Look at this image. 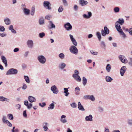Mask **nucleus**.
Segmentation results:
<instances>
[{
	"label": "nucleus",
	"mask_w": 132,
	"mask_h": 132,
	"mask_svg": "<svg viewBox=\"0 0 132 132\" xmlns=\"http://www.w3.org/2000/svg\"><path fill=\"white\" fill-rule=\"evenodd\" d=\"M9 30L11 31L12 33L13 34H16V32L13 28V25H10L8 27Z\"/></svg>",
	"instance_id": "17"
},
{
	"label": "nucleus",
	"mask_w": 132,
	"mask_h": 132,
	"mask_svg": "<svg viewBox=\"0 0 132 132\" xmlns=\"http://www.w3.org/2000/svg\"><path fill=\"white\" fill-rule=\"evenodd\" d=\"M82 84L84 86H85L87 84V79L84 77H82Z\"/></svg>",
	"instance_id": "38"
},
{
	"label": "nucleus",
	"mask_w": 132,
	"mask_h": 132,
	"mask_svg": "<svg viewBox=\"0 0 132 132\" xmlns=\"http://www.w3.org/2000/svg\"><path fill=\"white\" fill-rule=\"evenodd\" d=\"M43 5L45 8L48 10L51 9V4L49 1H44L43 3Z\"/></svg>",
	"instance_id": "6"
},
{
	"label": "nucleus",
	"mask_w": 132,
	"mask_h": 132,
	"mask_svg": "<svg viewBox=\"0 0 132 132\" xmlns=\"http://www.w3.org/2000/svg\"><path fill=\"white\" fill-rule=\"evenodd\" d=\"M39 105L42 107H44L46 105V104L45 102H43L42 104L39 103Z\"/></svg>",
	"instance_id": "55"
},
{
	"label": "nucleus",
	"mask_w": 132,
	"mask_h": 132,
	"mask_svg": "<svg viewBox=\"0 0 132 132\" xmlns=\"http://www.w3.org/2000/svg\"><path fill=\"white\" fill-rule=\"evenodd\" d=\"M72 76L74 79L77 81L80 82L81 81V79L79 75H73Z\"/></svg>",
	"instance_id": "14"
},
{
	"label": "nucleus",
	"mask_w": 132,
	"mask_h": 132,
	"mask_svg": "<svg viewBox=\"0 0 132 132\" xmlns=\"http://www.w3.org/2000/svg\"><path fill=\"white\" fill-rule=\"evenodd\" d=\"M51 89L54 94H57L59 92L58 89L55 85L52 86L51 87Z\"/></svg>",
	"instance_id": "10"
},
{
	"label": "nucleus",
	"mask_w": 132,
	"mask_h": 132,
	"mask_svg": "<svg viewBox=\"0 0 132 132\" xmlns=\"http://www.w3.org/2000/svg\"><path fill=\"white\" fill-rule=\"evenodd\" d=\"M1 59L3 62L5 64V67H7V61L5 57L4 56H2Z\"/></svg>",
	"instance_id": "22"
},
{
	"label": "nucleus",
	"mask_w": 132,
	"mask_h": 132,
	"mask_svg": "<svg viewBox=\"0 0 132 132\" xmlns=\"http://www.w3.org/2000/svg\"><path fill=\"white\" fill-rule=\"evenodd\" d=\"M74 72H75V73L73 74V75L76 74V75H79V72L78 71V70H75L74 71Z\"/></svg>",
	"instance_id": "62"
},
{
	"label": "nucleus",
	"mask_w": 132,
	"mask_h": 132,
	"mask_svg": "<svg viewBox=\"0 0 132 132\" xmlns=\"http://www.w3.org/2000/svg\"><path fill=\"white\" fill-rule=\"evenodd\" d=\"M51 16V15H46L45 16V19L49 20L50 19Z\"/></svg>",
	"instance_id": "59"
},
{
	"label": "nucleus",
	"mask_w": 132,
	"mask_h": 132,
	"mask_svg": "<svg viewBox=\"0 0 132 132\" xmlns=\"http://www.w3.org/2000/svg\"><path fill=\"white\" fill-rule=\"evenodd\" d=\"M90 53L94 55H96L97 54V52H96L95 51L91 50L90 51Z\"/></svg>",
	"instance_id": "56"
},
{
	"label": "nucleus",
	"mask_w": 132,
	"mask_h": 132,
	"mask_svg": "<svg viewBox=\"0 0 132 132\" xmlns=\"http://www.w3.org/2000/svg\"><path fill=\"white\" fill-rule=\"evenodd\" d=\"M79 3L81 6H84L87 5L88 3V2L84 0H80Z\"/></svg>",
	"instance_id": "29"
},
{
	"label": "nucleus",
	"mask_w": 132,
	"mask_h": 132,
	"mask_svg": "<svg viewBox=\"0 0 132 132\" xmlns=\"http://www.w3.org/2000/svg\"><path fill=\"white\" fill-rule=\"evenodd\" d=\"M124 22V20L123 18L119 19L115 23V27L116 29H121L120 25L123 24Z\"/></svg>",
	"instance_id": "1"
},
{
	"label": "nucleus",
	"mask_w": 132,
	"mask_h": 132,
	"mask_svg": "<svg viewBox=\"0 0 132 132\" xmlns=\"http://www.w3.org/2000/svg\"><path fill=\"white\" fill-rule=\"evenodd\" d=\"M93 117L90 114L88 116H86L85 118V120L86 121H93Z\"/></svg>",
	"instance_id": "27"
},
{
	"label": "nucleus",
	"mask_w": 132,
	"mask_h": 132,
	"mask_svg": "<svg viewBox=\"0 0 132 132\" xmlns=\"http://www.w3.org/2000/svg\"><path fill=\"white\" fill-rule=\"evenodd\" d=\"M130 61L129 62V65L131 66H132V58H130Z\"/></svg>",
	"instance_id": "63"
},
{
	"label": "nucleus",
	"mask_w": 132,
	"mask_h": 132,
	"mask_svg": "<svg viewBox=\"0 0 132 132\" xmlns=\"http://www.w3.org/2000/svg\"><path fill=\"white\" fill-rule=\"evenodd\" d=\"M128 32L129 34L131 35H132V28H130L128 30Z\"/></svg>",
	"instance_id": "58"
},
{
	"label": "nucleus",
	"mask_w": 132,
	"mask_h": 132,
	"mask_svg": "<svg viewBox=\"0 0 132 132\" xmlns=\"http://www.w3.org/2000/svg\"><path fill=\"white\" fill-rule=\"evenodd\" d=\"M45 36V34L44 32H42L39 33V37L41 38H43Z\"/></svg>",
	"instance_id": "46"
},
{
	"label": "nucleus",
	"mask_w": 132,
	"mask_h": 132,
	"mask_svg": "<svg viewBox=\"0 0 132 132\" xmlns=\"http://www.w3.org/2000/svg\"><path fill=\"white\" fill-rule=\"evenodd\" d=\"M119 59L122 63H126L128 62V61L126 57L124 55H120L118 56Z\"/></svg>",
	"instance_id": "7"
},
{
	"label": "nucleus",
	"mask_w": 132,
	"mask_h": 132,
	"mask_svg": "<svg viewBox=\"0 0 132 132\" xmlns=\"http://www.w3.org/2000/svg\"><path fill=\"white\" fill-rule=\"evenodd\" d=\"M66 117V116L64 115H62L61 117V119L60 120L63 123H65L67 122V120L65 118Z\"/></svg>",
	"instance_id": "19"
},
{
	"label": "nucleus",
	"mask_w": 132,
	"mask_h": 132,
	"mask_svg": "<svg viewBox=\"0 0 132 132\" xmlns=\"http://www.w3.org/2000/svg\"><path fill=\"white\" fill-rule=\"evenodd\" d=\"M0 100L2 102L6 101L7 102H9L10 99L5 97L3 96H0Z\"/></svg>",
	"instance_id": "26"
},
{
	"label": "nucleus",
	"mask_w": 132,
	"mask_h": 132,
	"mask_svg": "<svg viewBox=\"0 0 132 132\" xmlns=\"http://www.w3.org/2000/svg\"><path fill=\"white\" fill-rule=\"evenodd\" d=\"M70 105L72 108H76L77 106V105L75 103L71 104Z\"/></svg>",
	"instance_id": "50"
},
{
	"label": "nucleus",
	"mask_w": 132,
	"mask_h": 132,
	"mask_svg": "<svg viewBox=\"0 0 132 132\" xmlns=\"http://www.w3.org/2000/svg\"><path fill=\"white\" fill-rule=\"evenodd\" d=\"M24 78L26 82L28 83H29L30 82L29 77L28 76H24Z\"/></svg>",
	"instance_id": "36"
},
{
	"label": "nucleus",
	"mask_w": 132,
	"mask_h": 132,
	"mask_svg": "<svg viewBox=\"0 0 132 132\" xmlns=\"http://www.w3.org/2000/svg\"><path fill=\"white\" fill-rule=\"evenodd\" d=\"M28 99L29 101L31 103H33L36 101L35 98L31 96H29Z\"/></svg>",
	"instance_id": "24"
},
{
	"label": "nucleus",
	"mask_w": 132,
	"mask_h": 132,
	"mask_svg": "<svg viewBox=\"0 0 132 132\" xmlns=\"http://www.w3.org/2000/svg\"><path fill=\"white\" fill-rule=\"evenodd\" d=\"M50 25L51 26V28H55V25L53 24L52 22L51 21H49Z\"/></svg>",
	"instance_id": "52"
},
{
	"label": "nucleus",
	"mask_w": 132,
	"mask_h": 132,
	"mask_svg": "<svg viewBox=\"0 0 132 132\" xmlns=\"http://www.w3.org/2000/svg\"><path fill=\"white\" fill-rule=\"evenodd\" d=\"M127 122L128 125L131 126H132V119H128L127 121Z\"/></svg>",
	"instance_id": "45"
},
{
	"label": "nucleus",
	"mask_w": 132,
	"mask_h": 132,
	"mask_svg": "<svg viewBox=\"0 0 132 132\" xmlns=\"http://www.w3.org/2000/svg\"><path fill=\"white\" fill-rule=\"evenodd\" d=\"M37 59L39 62L41 64H44L46 62V59L45 57L42 55H39L37 57Z\"/></svg>",
	"instance_id": "2"
},
{
	"label": "nucleus",
	"mask_w": 132,
	"mask_h": 132,
	"mask_svg": "<svg viewBox=\"0 0 132 132\" xmlns=\"http://www.w3.org/2000/svg\"><path fill=\"white\" fill-rule=\"evenodd\" d=\"M59 57L61 59H63L64 58L65 55L63 53H61L59 55Z\"/></svg>",
	"instance_id": "44"
},
{
	"label": "nucleus",
	"mask_w": 132,
	"mask_h": 132,
	"mask_svg": "<svg viewBox=\"0 0 132 132\" xmlns=\"http://www.w3.org/2000/svg\"><path fill=\"white\" fill-rule=\"evenodd\" d=\"M55 105L53 103H52L50 104L48 108V110L53 109L54 108Z\"/></svg>",
	"instance_id": "33"
},
{
	"label": "nucleus",
	"mask_w": 132,
	"mask_h": 132,
	"mask_svg": "<svg viewBox=\"0 0 132 132\" xmlns=\"http://www.w3.org/2000/svg\"><path fill=\"white\" fill-rule=\"evenodd\" d=\"M21 107V105L19 104H17L16 105V108L17 109H20Z\"/></svg>",
	"instance_id": "57"
},
{
	"label": "nucleus",
	"mask_w": 132,
	"mask_h": 132,
	"mask_svg": "<svg viewBox=\"0 0 132 132\" xmlns=\"http://www.w3.org/2000/svg\"><path fill=\"white\" fill-rule=\"evenodd\" d=\"M105 79L106 81L107 82H110L113 80V79L112 78L110 77L109 76H106L105 78Z\"/></svg>",
	"instance_id": "31"
},
{
	"label": "nucleus",
	"mask_w": 132,
	"mask_h": 132,
	"mask_svg": "<svg viewBox=\"0 0 132 132\" xmlns=\"http://www.w3.org/2000/svg\"><path fill=\"white\" fill-rule=\"evenodd\" d=\"M22 88L23 90L26 89L27 88V86L26 84L24 83H23L22 86Z\"/></svg>",
	"instance_id": "54"
},
{
	"label": "nucleus",
	"mask_w": 132,
	"mask_h": 132,
	"mask_svg": "<svg viewBox=\"0 0 132 132\" xmlns=\"http://www.w3.org/2000/svg\"><path fill=\"white\" fill-rule=\"evenodd\" d=\"M2 120L3 122L4 123H5V122L8 120L6 119V117L5 115H3L2 116Z\"/></svg>",
	"instance_id": "40"
},
{
	"label": "nucleus",
	"mask_w": 132,
	"mask_h": 132,
	"mask_svg": "<svg viewBox=\"0 0 132 132\" xmlns=\"http://www.w3.org/2000/svg\"><path fill=\"white\" fill-rule=\"evenodd\" d=\"M69 88V87L68 88H64L63 89L64 90V93L65 94V95L66 96H68L70 94L68 92L69 90L68 89Z\"/></svg>",
	"instance_id": "28"
},
{
	"label": "nucleus",
	"mask_w": 132,
	"mask_h": 132,
	"mask_svg": "<svg viewBox=\"0 0 132 132\" xmlns=\"http://www.w3.org/2000/svg\"><path fill=\"white\" fill-rule=\"evenodd\" d=\"M5 31V28L3 26H0V31L3 32Z\"/></svg>",
	"instance_id": "51"
},
{
	"label": "nucleus",
	"mask_w": 132,
	"mask_h": 132,
	"mask_svg": "<svg viewBox=\"0 0 132 132\" xmlns=\"http://www.w3.org/2000/svg\"><path fill=\"white\" fill-rule=\"evenodd\" d=\"M28 47L29 48H32L34 46V43L32 40H28L27 42Z\"/></svg>",
	"instance_id": "8"
},
{
	"label": "nucleus",
	"mask_w": 132,
	"mask_h": 132,
	"mask_svg": "<svg viewBox=\"0 0 132 132\" xmlns=\"http://www.w3.org/2000/svg\"><path fill=\"white\" fill-rule=\"evenodd\" d=\"M39 23L40 25H43L44 23V19L43 18H41L39 19Z\"/></svg>",
	"instance_id": "39"
},
{
	"label": "nucleus",
	"mask_w": 132,
	"mask_h": 132,
	"mask_svg": "<svg viewBox=\"0 0 132 132\" xmlns=\"http://www.w3.org/2000/svg\"><path fill=\"white\" fill-rule=\"evenodd\" d=\"M97 110L100 113H102L104 112V109L103 107L101 106H99L97 108Z\"/></svg>",
	"instance_id": "30"
},
{
	"label": "nucleus",
	"mask_w": 132,
	"mask_h": 132,
	"mask_svg": "<svg viewBox=\"0 0 132 132\" xmlns=\"http://www.w3.org/2000/svg\"><path fill=\"white\" fill-rule=\"evenodd\" d=\"M127 70V68L126 66H122L120 69V73L121 75L123 76Z\"/></svg>",
	"instance_id": "11"
},
{
	"label": "nucleus",
	"mask_w": 132,
	"mask_h": 132,
	"mask_svg": "<svg viewBox=\"0 0 132 132\" xmlns=\"http://www.w3.org/2000/svg\"><path fill=\"white\" fill-rule=\"evenodd\" d=\"M76 46L72 45L69 48V51L72 53L77 55L78 53V50Z\"/></svg>",
	"instance_id": "3"
},
{
	"label": "nucleus",
	"mask_w": 132,
	"mask_h": 132,
	"mask_svg": "<svg viewBox=\"0 0 132 132\" xmlns=\"http://www.w3.org/2000/svg\"><path fill=\"white\" fill-rule=\"evenodd\" d=\"M87 13L88 15L86 14H84L83 15V17L86 19H89L92 16V13L90 12H87Z\"/></svg>",
	"instance_id": "18"
},
{
	"label": "nucleus",
	"mask_w": 132,
	"mask_h": 132,
	"mask_svg": "<svg viewBox=\"0 0 132 132\" xmlns=\"http://www.w3.org/2000/svg\"><path fill=\"white\" fill-rule=\"evenodd\" d=\"M22 11L24 14L26 15H29L30 14V10L27 8H23Z\"/></svg>",
	"instance_id": "15"
},
{
	"label": "nucleus",
	"mask_w": 132,
	"mask_h": 132,
	"mask_svg": "<svg viewBox=\"0 0 132 132\" xmlns=\"http://www.w3.org/2000/svg\"><path fill=\"white\" fill-rule=\"evenodd\" d=\"M18 72V71L16 69L11 68L8 70L6 73V75H16L17 73Z\"/></svg>",
	"instance_id": "4"
},
{
	"label": "nucleus",
	"mask_w": 132,
	"mask_h": 132,
	"mask_svg": "<svg viewBox=\"0 0 132 132\" xmlns=\"http://www.w3.org/2000/svg\"><path fill=\"white\" fill-rule=\"evenodd\" d=\"M117 30L120 33V34L122 36V37L124 38H125L126 37V34L123 32L121 28L119 29H117Z\"/></svg>",
	"instance_id": "20"
},
{
	"label": "nucleus",
	"mask_w": 132,
	"mask_h": 132,
	"mask_svg": "<svg viewBox=\"0 0 132 132\" xmlns=\"http://www.w3.org/2000/svg\"><path fill=\"white\" fill-rule=\"evenodd\" d=\"M101 34L103 36H105L106 35L109 33V30L106 27H105L104 29H102L101 31Z\"/></svg>",
	"instance_id": "5"
},
{
	"label": "nucleus",
	"mask_w": 132,
	"mask_h": 132,
	"mask_svg": "<svg viewBox=\"0 0 132 132\" xmlns=\"http://www.w3.org/2000/svg\"><path fill=\"white\" fill-rule=\"evenodd\" d=\"M78 109L81 111H84L85 109H84L83 106L81 104L80 102H78Z\"/></svg>",
	"instance_id": "21"
},
{
	"label": "nucleus",
	"mask_w": 132,
	"mask_h": 132,
	"mask_svg": "<svg viewBox=\"0 0 132 132\" xmlns=\"http://www.w3.org/2000/svg\"><path fill=\"white\" fill-rule=\"evenodd\" d=\"M106 68L107 72H110L111 69L110 65L109 64H108L106 67Z\"/></svg>",
	"instance_id": "41"
},
{
	"label": "nucleus",
	"mask_w": 132,
	"mask_h": 132,
	"mask_svg": "<svg viewBox=\"0 0 132 132\" xmlns=\"http://www.w3.org/2000/svg\"><path fill=\"white\" fill-rule=\"evenodd\" d=\"M35 12V9L34 7H32L31 8V11L30 12L31 15L34 16V15Z\"/></svg>",
	"instance_id": "37"
},
{
	"label": "nucleus",
	"mask_w": 132,
	"mask_h": 132,
	"mask_svg": "<svg viewBox=\"0 0 132 132\" xmlns=\"http://www.w3.org/2000/svg\"><path fill=\"white\" fill-rule=\"evenodd\" d=\"M113 11L115 13H118L120 11V8L118 7H116L113 9Z\"/></svg>",
	"instance_id": "42"
},
{
	"label": "nucleus",
	"mask_w": 132,
	"mask_h": 132,
	"mask_svg": "<svg viewBox=\"0 0 132 132\" xmlns=\"http://www.w3.org/2000/svg\"><path fill=\"white\" fill-rule=\"evenodd\" d=\"M15 129V127L14 126L13 127L12 129L11 130L12 132H18L19 130L18 129L16 128Z\"/></svg>",
	"instance_id": "48"
},
{
	"label": "nucleus",
	"mask_w": 132,
	"mask_h": 132,
	"mask_svg": "<svg viewBox=\"0 0 132 132\" xmlns=\"http://www.w3.org/2000/svg\"><path fill=\"white\" fill-rule=\"evenodd\" d=\"M48 124L47 122H44L43 123L42 126L44 130L45 131H47L48 129Z\"/></svg>",
	"instance_id": "23"
},
{
	"label": "nucleus",
	"mask_w": 132,
	"mask_h": 132,
	"mask_svg": "<svg viewBox=\"0 0 132 132\" xmlns=\"http://www.w3.org/2000/svg\"><path fill=\"white\" fill-rule=\"evenodd\" d=\"M105 131L104 132H110L108 128L106 127L104 128Z\"/></svg>",
	"instance_id": "64"
},
{
	"label": "nucleus",
	"mask_w": 132,
	"mask_h": 132,
	"mask_svg": "<svg viewBox=\"0 0 132 132\" xmlns=\"http://www.w3.org/2000/svg\"><path fill=\"white\" fill-rule=\"evenodd\" d=\"M5 123H6L7 125L9 127H11L12 126V124L8 120L6 121Z\"/></svg>",
	"instance_id": "49"
},
{
	"label": "nucleus",
	"mask_w": 132,
	"mask_h": 132,
	"mask_svg": "<svg viewBox=\"0 0 132 132\" xmlns=\"http://www.w3.org/2000/svg\"><path fill=\"white\" fill-rule=\"evenodd\" d=\"M5 23L7 25H9L11 23V19L7 17H5L4 19Z\"/></svg>",
	"instance_id": "16"
},
{
	"label": "nucleus",
	"mask_w": 132,
	"mask_h": 132,
	"mask_svg": "<svg viewBox=\"0 0 132 132\" xmlns=\"http://www.w3.org/2000/svg\"><path fill=\"white\" fill-rule=\"evenodd\" d=\"M64 10V8L62 5H60L58 10V12L59 13L62 12Z\"/></svg>",
	"instance_id": "43"
},
{
	"label": "nucleus",
	"mask_w": 132,
	"mask_h": 132,
	"mask_svg": "<svg viewBox=\"0 0 132 132\" xmlns=\"http://www.w3.org/2000/svg\"><path fill=\"white\" fill-rule=\"evenodd\" d=\"M64 27L65 29L68 31L72 29V26L69 22L65 24Z\"/></svg>",
	"instance_id": "13"
},
{
	"label": "nucleus",
	"mask_w": 132,
	"mask_h": 132,
	"mask_svg": "<svg viewBox=\"0 0 132 132\" xmlns=\"http://www.w3.org/2000/svg\"><path fill=\"white\" fill-rule=\"evenodd\" d=\"M100 45L104 49H106V45L105 42L103 41H101L100 43Z\"/></svg>",
	"instance_id": "32"
},
{
	"label": "nucleus",
	"mask_w": 132,
	"mask_h": 132,
	"mask_svg": "<svg viewBox=\"0 0 132 132\" xmlns=\"http://www.w3.org/2000/svg\"><path fill=\"white\" fill-rule=\"evenodd\" d=\"M7 36V34L5 32L1 33L0 32V36L2 37H5Z\"/></svg>",
	"instance_id": "47"
},
{
	"label": "nucleus",
	"mask_w": 132,
	"mask_h": 132,
	"mask_svg": "<svg viewBox=\"0 0 132 132\" xmlns=\"http://www.w3.org/2000/svg\"><path fill=\"white\" fill-rule=\"evenodd\" d=\"M7 116L8 119L10 120H13V114L11 113L8 114Z\"/></svg>",
	"instance_id": "35"
},
{
	"label": "nucleus",
	"mask_w": 132,
	"mask_h": 132,
	"mask_svg": "<svg viewBox=\"0 0 132 132\" xmlns=\"http://www.w3.org/2000/svg\"><path fill=\"white\" fill-rule=\"evenodd\" d=\"M23 116L25 117H27L26 110H24L23 111Z\"/></svg>",
	"instance_id": "60"
},
{
	"label": "nucleus",
	"mask_w": 132,
	"mask_h": 132,
	"mask_svg": "<svg viewBox=\"0 0 132 132\" xmlns=\"http://www.w3.org/2000/svg\"><path fill=\"white\" fill-rule=\"evenodd\" d=\"M66 66L65 64L64 63H62L59 64L58 68L59 69L63 70L65 68Z\"/></svg>",
	"instance_id": "25"
},
{
	"label": "nucleus",
	"mask_w": 132,
	"mask_h": 132,
	"mask_svg": "<svg viewBox=\"0 0 132 132\" xmlns=\"http://www.w3.org/2000/svg\"><path fill=\"white\" fill-rule=\"evenodd\" d=\"M85 99L90 100L92 101H94L95 100V98L93 95H86L84 96Z\"/></svg>",
	"instance_id": "9"
},
{
	"label": "nucleus",
	"mask_w": 132,
	"mask_h": 132,
	"mask_svg": "<svg viewBox=\"0 0 132 132\" xmlns=\"http://www.w3.org/2000/svg\"><path fill=\"white\" fill-rule=\"evenodd\" d=\"M96 35L99 40L100 41L101 39V33L99 32H97L96 33Z\"/></svg>",
	"instance_id": "34"
},
{
	"label": "nucleus",
	"mask_w": 132,
	"mask_h": 132,
	"mask_svg": "<svg viewBox=\"0 0 132 132\" xmlns=\"http://www.w3.org/2000/svg\"><path fill=\"white\" fill-rule=\"evenodd\" d=\"M69 36L70 40L73 44L74 46H77V43L75 39L73 38V35L71 34H70Z\"/></svg>",
	"instance_id": "12"
},
{
	"label": "nucleus",
	"mask_w": 132,
	"mask_h": 132,
	"mask_svg": "<svg viewBox=\"0 0 132 132\" xmlns=\"http://www.w3.org/2000/svg\"><path fill=\"white\" fill-rule=\"evenodd\" d=\"M32 104L31 103H30L27 106V107L28 109H30L32 107Z\"/></svg>",
	"instance_id": "61"
},
{
	"label": "nucleus",
	"mask_w": 132,
	"mask_h": 132,
	"mask_svg": "<svg viewBox=\"0 0 132 132\" xmlns=\"http://www.w3.org/2000/svg\"><path fill=\"white\" fill-rule=\"evenodd\" d=\"M62 1L64 5L65 6H67L68 4L66 0H62Z\"/></svg>",
	"instance_id": "53"
}]
</instances>
